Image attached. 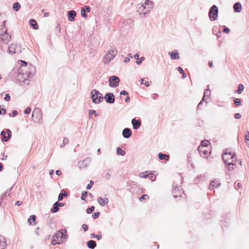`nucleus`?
Returning <instances> with one entry per match:
<instances>
[{
  "instance_id": "nucleus-15",
  "label": "nucleus",
  "mask_w": 249,
  "mask_h": 249,
  "mask_svg": "<svg viewBox=\"0 0 249 249\" xmlns=\"http://www.w3.org/2000/svg\"><path fill=\"white\" fill-rule=\"evenodd\" d=\"M131 123L132 124L133 128L135 130H137L139 128L142 124L141 121L140 120H136L135 118L132 119Z\"/></svg>"
},
{
  "instance_id": "nucleus-64",
  "label": "nucleus",
  "mask_w": 249,
  "mask_h": 249,
  "mask_svg": "<svg viewBox=\"0 0 249 249\" xmlns=\"http://www.w3.org/2000/svg\"><path fill=\"white\" fill-rule=\"evenodd\" d=\"M63 144H67L69 142V140L68 138H64L63 141Z\"/></svg>"
},
{
  "instance_id": "nucleus-23",
  "label": "nucleus",
  "mask_w": 249,
  "mask_h": 249,
  "mask_svg": "<svg viewBox=\"0 0 249 249\" xmlns=\"http://www.w3.org/2000/svg\"><path fill=\"white\" fill-rule=\"evenodd\" d=\"M87 247L90 249H94L96 248V242L93 240H90L87 243Z\"/></svg>"
},
{
  "instance_id": "nucleus-34",
  "label": "nucleus",
  "mask_w": 249,
  "mask_h": 249,
  "mask_svg": "<svg viewBox=\"0 0 249 249\" xmlns=\"http://www.w3.org/2000/svg\"><path fill=\"white\" fill-rule=\"evenodd\" d=\"M12 187H11L10 188L7 189V191H6L4 193H3L1 195V197L0 198V206L1 205V202H2V199H3L5 197H6V195L8 193V192H10L11 191V190H12Z\"/></svg>"
},
{
  "instance_id": "nucleus-47",
  "label": "nucleus",
  "mask_w": 249,
  "mask_h": 249,
  "mask_svg": "<svg viewBox=\"0 0 249 249\" xmlns=\"http://www.w3.org/2000/svg\"><path fill=\"white\" fill-rule=\"evenodd\" d=\"M18 112L17 110H13L11 113H9V116L10 117H14L17 115Z\"/></svg>"
},
{
  "instance_id": "nucleus-19",
  "label": "nucleus",
  "mask_w": 249,
  "mask_h": 249,
  "mask_svg": "<svg viewBox=\"0 0 249 249\" xmlns=\"http://www.w3.org/2000/svg\"><path fill=\"white\" fill-rule=\"evenodd\" d=\"M76 15V13L74 10H71L68 12V18L70 21H73L75 19V17Z\"/></svg>"
},
{
  "instance_id": "nucleus-58",
  "label": "nucleus",
  "mask_w": 249,
  "mask_h": 249,
  "mask_svg": "<svg viewBox=\"0 0 249 249\" xmlns=\"http://www.w3.org/2000/svg\"><path fill=\"white\" fill-rule=\"evenodd\" d=\"M82 227L83 229V230L85 231H86L88 230L89 229V227H88V226L86 224H83L82 225Z\"/></svg>"
},
{
  "instance_id": "nucleus-6",
  "label": "nucleus",
  "mask_w": 249,
  "mask_h": 249,
  "mask_svg": "<svg viewBox=\"0 0 249 249\" xmlns=\"http://www.w3.org/2000/svg\"><path fill=\"white\" fill-rule=\"evenodd\" d=\"M68 237V236L66 229H61L58 231L53 236V238H56L57 239H60V240H67Z\"/></svg>"
},
{
  "instance_id": "nucleus-30",
  "label": "nucleus",
  "mask_w": 249,
  "mask_h": 249,
  "mask_svg": "<svg viewBox=\"0 0 249 249\" xmlns=\"http://www.w3.org/2000/svg\"><path fill=\"white\" fill-rule=\"evenodd\" d=\"M12 8L15 11L18 12L21 8V5L18 2H16L13 4Z\"/></svg>"
},
{
  "instance_id": "nucleus-16",
  "label": "nucleus",
  "mask_w": 249,
  "mask_h": 249,
  "mask_svg": "<svg viewBox=\"0 0 249 249\" xmlns=\"http://www.w3.org/2000/svg\"><path fill=\"white\" fill-rule=\"evenodd\" d=\"M122 135L124 138L128 139L132 135V131L129 128H125L122 131Z\"/></svg>"
},
{
  "instance_id": "nucleus-12",
  "label": "nucleus",
  "mask_w": 249,
  "mask_h": 249,
  "mask_svg": "<svg viewBox=\"0 0 249 249\" xmlns=\"http://www.w3.org/2000/svg\"><path fill=\"white\" fill-rule=\"evenodd\" d=\"M8 52L9 53L11 54H14L16 53H20L21 51L18 50V47L15 44H11L8 48Z\"/></svg>"
},
{
  "instance_id": "nucleus-10",
  "label": "nucleus",
  "mask_w": 249,
  "mask_h": 249,
  "mask_svg": "<svg viewBox=\"0 0 249 249\" xmlns=\"http://www.w3.org/2000/svg\"><path fill=\"white\" fill-rule=\"evenodd\" d=\"M106 102L108 104H113L115 102V98L113 93L111 92L107 93L104 97Z\"/></svg>"
},
{
  "instance_id": "nucleus-59",
  "label": "nucleus",
  "mask_w": 249,
  "mask_h": 249,
  "mask_svg": "<svg viewBox=\"0 0 249 249\" xmlns=\"http://www.w3.org/2000/svg\"><path fill=\"white\" fill-rule=\"evenodd\" d=\"M53 239H52V245H56V244H59V241H60L59 240V239H57V241H56L55 240V238H53Z\"/></svg>"
},
{
  "instance_id": "nucleus-1",
  "label": "nucleus",
  "mask_w": 249,
  "mask_h": 249,
  "mask_svg": "<svg viewBox=\"0 0 249 249\" xmlns=\"http://www.w3.org/2000/svg\"><path fill=\"white\" fill-rule=\"evenodd\" d=\"M21 66L18 70V76L21 75L25 80L32 78L35 75L36 71V67L32 64L27 65V62L23 60H19Z\"/></svg>"
},
{
  "instance_id": "nucleus-55",
  "label": "nucleus",
  "mask_w": 249,
  "mask_h": 249,
  "mask_svg": "<svg viewBox=\"0 0 249 249\" xmlns=\"http://www.w3.org/2000/svg\"><path fill=\"white\" fill-rule=\"evenodd\" d=\"M10 99H11V97H10V96L9 94L6 93L5 95V97H4V99L6 101H9L10 100Z\"/></svg>"
},
{
  "instance_id": "nucleus-57",
  "label": "nucleus",
  "mask_w": 249,
  "mask_h": 249,
  "mask_svg": "<svg viewBox=\"0 0 249 249\" xmlns=\"http://www.w3.org/2000/svg\"><path fill=\"white\" fill-rule=\"evenodd\" d=\"M64 196L63 195V193L61 192L58 196V201H62L63 199Z\"/></svg>"
},
{
  "instance_id": "nucleus-38",
  "label": "nucleus",
  "mask_w": 249,
  "mask_h": 249,
  "mask_svg": "<svg viewBox=\"0 0 249 249\" xmlns=\"http://www.w3.org/2000/svg\"><path fill=\"white\" fill-rule=\"evenodd\" d=\"M234 104L236 106H240L241 105V100L239 98H234Z\"/></svg>"
},
{
  "instance_id": "nucleus-61",
  "label": "nucleus",
  "mask_w": 249,
  "mask_h": 249,
  "mask_svg": "<svg viewBox=\"0 0 249 249\" xmlns=\"http://www.w3.org/2000/svg\"><path fill=\"white\" fill-rule=\"evenodd\" d=\"M99 234H97L96 235V236H95V238L97 239V240H100L102 239V234H101V231H99Z\"/></svg>"
},
{
  "instance_id": "nucleus-29",
  "label": "nucleus",
  "mask_w": 249,
  "mask_h": 249,
  "mask_svg": "<svg viewBox=\"0 0 249 249\" xmlns=\"http://www.w3.org/2000/svg\"><path fill=\"white\" fill-rule=\"evenodd\" d=\"M6 243L5 238L4 236H0V249H4Z\"/></svg>"
},
{
  "instance_id": "nucleus-20",
  "label": "nucleus",
  "mask_w": 249,
  "mask_h": 249,
  "mask_svg": "<svg viewBox=\"0 0 249 249\" xmlns=\"http://www.w3.org/2000/svg\"><path fill=\"white\" fill-rule=\"evenodd\" d=\"M198 151L201 157L205 158L208 156V151L202 147H198Z\"/></svg>"
},
{
  "instance_id": "nucleus-25",
  "label": "nucleus",
  "mask_w": 249,
  "mask_h": 249,
  "mask_svg": "<svg viewBox=\"0 0 249 249\" xmlns=\"http://www.w3.org/2000/svg\"><path fill=\"white\" fill-rule=\"evenodd\" d=\"M59 202H55L51 209V212L52 213H56L59 210V206H58Z\"/></svg>"
},
{
  "instance_id": "nucleus-51",
  "label": "nucleus",
  "mask_w": 249,
  "mask_h": 249,
  "mask_svg": "<svg viewBox=\"0 0 249 249\" xmlns=\"http://www.w3.org/2000/svg\"><path fill=\"white\" fill-rule=\"evenodd\" d=\"M6 113V109L0 106V115H4Z\"/></svg>"
},
{
  "instance_id": "nucleus-18",
  "label": "nucleus",
  "mask_w": 249,
  "mask_h": 249,
  "mask_svg": "<svg viewBox=\"0 0 249 249\" xmlns=\"http://www.w3.org/2000/svg\"><path fill=\"white\" fill-rule=\"evenodd\" d=\"M168 54L170 55L171 58L172 60L179 59L180 58L179 54L177 50H174L172 52H169Z\"/></svg>"
},
{
  "instance_id": "nucleus-27",
  "label": "nucleus",
  "mask_w": 249,
  "mask_h": 249,
  "mask_svg": "<svg viewBox=\"0 0 249 249\" xmlns=\"http://www.w3.org/2000/svg\"><path fill=\"white\" fill-rule=\"evenodd\" d=\"M210 85L207 86V89L204 90V95L202 98V101H205V97L209 98L211 95V90L209 89Z\"/></svg>"
},
{
  "instance_id": "nucleus-33",
  "label": "nucleus",
  "mask_w": 249,
  "mask_h": 249,
  "mask_svg": "<svg viewBox=\"0 0 249 249\" xmlns=\"http://www.w3.org/2000/svg\"><path fill=\"white\" fill-rule=\"evenodd\" d=\"M244 86L242 84H239L238 86V89L236 90V92L238 94H241L244 90Z\"/></svg>"
},
{
  "instance_id": "nucleus-62",
  "label": "nucleus",
  "mask_w": 249,
  "mask_h": 249,
  "mask_svg": "<svg viewBox=\"0 0 249 249\" xmlns=\"http://www.w3.org/2000/svg\"><path fill=\"white\" fill-rule=\"evenodd\" d=\"M241 186V184L240 182H238L237 184L236 183V182L234 183V188L236 190H238L239 188H240Z\"/></svg>"
},
{
  "instance_id": "nucleus-40",
  "label": "nucleus",
  "mask_w": 249,
  "mask_h": 249,
  "mask_svg": "<svg viewBox=\"0 0 249 249\" xmlns=\"http://www.w3.org/2000/svg\"><path fill=\"white\" fill-rule=\"evenodd\" d=\"M209 142L208 141H202L201 142V144L199 147H202L205 148L208 145Z\"/></svg>"
},
{
  "instance_id": "nucleus-54",
  "label": "nucleus",
  "mask_w": 249,
  "mask_h": 249,
  "mask_svg": "<svg viewBox=\"0 0 249 249\" xmlns=\"http://www.w3.org/2000/svg\"><path fill=\"white\" fill-rule=\"evenodd\" d=\"M82 9H84L86 12L89 13L90 11V7L88 5H86L83 7Z\"/></svg>"
},
{
  "instance_id": "nucleus-56",
  "label": "nucleus",
  "mask_w": 249,
  "mask_h": 249,
  "mask_svg": "<svg viewBox=\"0 0 249 249\" xmlns=\"http://www.w3.org/2000/svg\"><path fill=\"white\" fill-rule=\"evenodd\" d=\"M31 108L30 107H27L24 111V113L25 114H28L30 113Z\"/></svg>"
},
{
  "instance_id": "nucleus-17",
  "label": "nucleus",
  "mask_w": 249,
  "mask_h": 249,
  "mask_svg": "<svg viewBox=\"0 0 249 249\" xmlns=\"http://www.w3.org/2000/svg\"><path fill=\"white\" fill-rule=\"evenodd\" d=\"M222 156H224V158L226 160L227 159V157H230V159L232 160L235 158L236 154L234 152H232L231 151L227 150L223 153Z\"/></svg>"
},
{
  "instance_id": "nucleus-48",
  "label": "nucleus",
  "mask_w": 249,
  "mask_h": 249,
  "mask_svg": "<svg viewBox=\"0 0 249 249\" xmlns=\"http://www.w3.org/2000/svg\"><path fill=\"white\" fill-rule=\"evenodd\" d=\"M222 27L223 28V33H226V34H229L230 32V29L226 27V26H222Z\"/></svg>"
},
{
  "instance_id": "nucleus-7",
  "label": "nucleus",
  "mask_w": 249,
  "mask_h": 249,
  "mask_svg": "<svg viewBox=\"0 0 249 249\" xmlns=\"http://www.w3.org/2000/svg\"><path fill=\"white\" fill-rule=\"evenodd\" d=\"M7 29L6 28L3 32H0V41L4 43H7L11 39V36L7 33Z\"/></svg>"
},
{
  "instance_id": "nucleus-44",
  "label": "nucleus",
  "mask_w": 249,
  "mask_h": 249,
  "mask_svg": "<svg viewBox=\"0 0 249 249\" xmlns=\"http://www.w3.org/2000/svg\"><path fill=\"white\" fill-rule=\"evenodd\" d=\"M245 141L246 144H249V131H247L245 134Z\"/></svg>"
},
{
  "instance_id": "nucleus-45",
  "label": "nucleus",
  "mask_w": 249,
  "mask_h": 249,
  "mask_svg": "<svg viewBox=\"0 0 249 249\" xmlns=\"http://www.w3.org/2000/svg\"><path fill=\"white\" fill-rule=\"evenodd\" d=\"M149 199V196L147 195L144 194L140 198L139 200L141 201H142L144 200H147Z\"/></svg>"
},
{
  "instance_id": "nucleus-35",
  "label": "nucleus",
  "mask_w": 249,
  "mask_h": 249,
  "mask_svg": "<svg viewBox=\"0 0 249 249\" xmlns=\"http://www.w3.org/2000/svg\"><path fill=\"white\" fill-rule=\"evenodd\" d=\"M92 114H94L95 117H97L98 114L97 113L96 111L95 110H89V119L92 118Z\"/></svg>"
},
{
  "instance_id": "nucleus-8",
  "label": "nucleus",
  "mask_w": 249,
  "mask_h": 249,
  "mask_svg": "<svg viewBox=\"0 0 249 249\" xmlns=\"http://www.w3.org/2000/svg\"><path fill=\"white\" fill-rule=\"evenodd\" d=\"M141 7H143V10H147L146 12H143L144 15H145L147 12H149L153 9L154 7V3L152 0H146L142 4Z\"/></svg>"
},
{
  "instance_id": "nucleus-13",
  "label": "nucleus",
  "mask_w": 249,
  "mask_h": 249,
  "mask_svg": "<svg viewBox=\"0 0 249 249\" xmlns=\"http://www.w3.org/2000/svg\"><path fill=\"white\" fill-rule=\"evenodd\" d=\"M221 186L220 182L214 179L213 180L211 181V182L210 183L209 189L210 190H213L214 188H217Z\"/></svg>"
},
{
  "instance_id": "nucleus-53",
  "label": "nucleus",
  "mask_w": 249,
  "mask_h": 249,
  "mask_svg": "<svg viewBox=\"0 0 249 249\" xmlns=\"http://www.w3.org/2000/svg\"><path fill=\"white\" fill-rule=\"evenodd\" d=\"M100 215V213L99 212L93 213L92 214V217L93 219H97Z\"/></svg>"
},
{
  "instance_id": "nucleus-46",
  "label": "nucleus",
  "mask_w": 249,
  "mask_h": 249,
  "mask_svg": "<svg viewBox=\"0 0 249 249\" xmlns=\"http://www.w3.org/2000/svg\"><path fill=\"white\" fill-rule=\"evenodd\" d=\"M6 131L7 133V136L6 137V139H7L8 141L9 139L11 138L12 137V132L9 129H6Z\"/></svg>"
},
{
  "instance_id": "nucleus-28",
  "label": "nucleus",
  "mask_w": 249,
  "mask_h": 249,
  "mask_svg": "<svg viewBox=\"0 0 249 249\" xmlns=\"http://www.w3.org/2000/svg\"><path fill=\"white\" fill-rule=\"evenodd\" d=\"M29 24L34 29L36 30L38 29L37 23L34 19H30L29 20Z\"/></svg>"
},
{
  "instance_id": "nucleus-5",
  "label": "nucleus",
  "mask_w": 249,
  "mask_h": 249,
  "mask_svg": "<svg viewBox=\"0 0 249 249\" xmlns=\"http://www.w3.org/2000/svg\"><path fill=\"white\" fill-rule=\"evenodd\" d=\"M32 119L35 123H40L42 119V112L39 108H36L32 113Z\"/></svg>"
},
{
  "instance_id": "nucleus-50",
  "label": "nucleus",
  "mask_w": 249,
  "mask_h": 249,
  "mask_svg": "<svg viewBox=\"0 0 249 249\" xmlns=\"http://www.w3.org/2000/svg\"><path fill=\"white\" fill-rule=\"evenodd\" d=\"M86 13V12L85 11V10L81 8V16L82 17L85 18H87L88 16Z\"/></svg>"
},
{
  "instance_id": "nucleus-63",
  "label": "nucleus",
  "mask_w": 249,
  "mask_h": 249,
  "mask_svg": "<svg viewBox=\"0 0 249 249\" xmlns=\"http://www.w3.org/2000/svg\"><path fill=\"white\" fill-rule=\"evenodd\" d=\"M128 94V92L125 90H123L120 92L121 95H127Z\"/></svg>"
},
{
  "instance_id": "nucleus-31",
  "label": "nucleus",
  "mask_w": 249,
  "mask_h": 249,
  "mask_svg": "<svg viewBox=\"0 0 249 249\" xmlns=\"http://www.w3.org/2000/svg\"><path fill=\"white\" fill-rule=\"evenodd\" d=\"M116 154L118 155H121L122 156H124L125 154V152L124 150H123L120 147H118L116 148Z\"/></svg>"
},
{
  "instance_id": "nucleus-41",
  "label": "nucleus",
  "mask_w": 249,
  "mask_h": 249,
  "mask_svg": "<svg viewBox=\"0 0 249 249\" xmlns=\"http://www.w3.org/2000/svg\"><path fill=\"white\" fill-rule=\"evenodd\" d=\"M97 202L101 206H104L105 205L103 198L102 197H99L98 198Z\"/></svg>"
},
{
  "instance_id": "nucleus-2",
  "label": "nucleus",
  "mask_w": 249,
  "mask_h": 249,
  "mask_svg": "<svg viewBox=\"0 0 249 249\" xmlns=\"http://www.w3.org/2000/svg\"><path fill=\"white\" fill-rule=\"evenodd\" d=\"M90 96L93 103L96 104L101 103L104 99L103 94L96 89H94L91 90Z\"/></svg>"
},
{
  "instance_id": "nucleus-24",
  "label": "nucleus",
  "mask_w": 249,
  "mask_h": 249,
  "mask_svg": "<svg viewBox=\"0 0 249 249\" xmlns=\"http://www.w3.org/2000/svg\"><path fill=\"white\" fill-rule=\"evenodd\" d=\"M158 158L160 160H164L166 161H168L169 160L170 156L169 155L160 152L158 154Z\"/></svg>"
},
{
  "instance_id": "nucleus-32",
  "label": "nucleus",
  "mask_w": 249,
  "mask_h": 249,
  "mask_svg": "<svg viewBox=\"0 0 249 249\" xmlns=\"http://www.w3.org/2000/svg\"><path fill=\"white\" fill-rule=\"evenodd\" d=\"M6 131L5 132L4 130H2L0 132V136L1 137V140L3 142H7V139H6Z\"/></svg>"
},
{
  "instance_id": "nucleus-4",
  "label": "nucleus",
  "mask_w": 249,
  "mask_h": 249,
  "mask_svg": "<svg viewBox=\"0 0 249 249\" xmlns=\"http://www.w3.org/2000/svg\"><path fill=\"white\" fill-rule=\"evenodd\" d=\"M208 15L211 21H214L216 20L218 15V7L215 5H212L209 9Z\"/></svg>"
},
{
  "instance_id": "nucleus-3",
  "label": "nucleus",
  "mask_w": 249,
  "mask_h": 249,
  "mask_svg": "<svg viewBox=\"0 0 249 249\" xmlns=\"http://www.w3.org/2000/svg\"><path fill=\"white\" fill-rule=\"evenodd\" d=\"M117 53L118 52L116 48H111L103 58L104 63H109L110 61L117 55Z\"/></svg>"
},
{
  "instance_id": "nucleus-43",
  "label": "nucleus",
  "mask_w": 249,
  "mask_h": 249,
  "mask_svg": "<svg viewBox=\"0 0 249 249\" xmlns=\"http://www.w3.org/2000/svg\"><path fill=\"white\" fill-rule=\"evenodd\" d=\"M88 194V192L87 191H83L82 193V195L81 196V198L82 200H85L86 198V197Z\"/></svg>"
},
{
  "instance_id": "nucleus-9",
  "label": "nucleus",
  "mask_w": 249,
  "mask_h": 249,
  "mask_svg": "<svg viewBox=\"0 0 249 249\" xmlns=\"http://www.w3.org/2000/svg\"><path fill=\"white\" fill-rule=\"evenodd\" d=\"M120 81V80L118 77L115 75L111 76L108 80L109 85L111 88H115L119 85Z\"/></svg>"
},
{
  "instance_id": "nucleus-52",
  "label": "nucleus",
  "mask_w": 249,
  "mask_h": 249,
  "mask_svg": "<svg viewBox=\"0 0 249 249\" xmlns=\"http://www.w3.org/2000/svg\"><path fill=\"white\" fill-rule=\"evenodd\" d=\"M148 178L152 181H155L156 180V176L153 174L149 173Z\"/></svg>"
},
{
  "instance_id": "nucleus-60",
  "label": "nucleus",
  "mask_w": 249,
  "mask_h": 249,
  "mask_svg": "<svg viewBox=\"0 0 249 249\" xmlns=\"http://www.w3.org/2000/svg\"><path fill=\"white\" fill-rule=\"evenodd\" d=\"M234 117L236 119H239L241 117V115L239 113H236L234 115Z\"/></svg>"
},
{
  "instance_id": "nucleus-26",
  "label": "nucleus",
  "mask_w": 249,
  "mask_h": 249,
  "mask_svg": "<svg viewBox=\"0 0 249 249\" xmlns=\"http://www.w3.org/2000/svg\"><path fill=\"white\" fill-rule=\"evenodd\" d=\"M36 216L35 215H31L28 219V222L30 225H34L36 224Z\"/></svg>"
},
{
  "instance_id": "nucleus-11",
  "label": "nucleus",
  "mask_w": 249,
  "mask_h": 249,
  "mask_svg": "<svg viewBox=\"0 0 249 249\" xmlns=\"http://www.w3.org/2000/svg\"><path fill=\"white\" fill-rule=\"evenodd\" d=\"M183 193L184 192L182 191V189H180L179 187H176L172 191V194L174 198L181 197Z\"/></svg>"
},
{
  "instance_id": "nucleus-36",
  "label": "nucleus",
  "mask_w": 249,
  "mask_h": 249,
  "mask_svg": "<svg viewBox=\"0 0 249 249\" xmlns=\"http://www.w3.org/2000/svg\"><path fill=\"white\" fill-rule=\"evenodd\" d=\"M149 173L148 171H146L139 174V177L141 178H147L149 177Z\"/></svg>"
},
{
  "instance_id": "nucleus-37",
  "label": "nucleus",
  "mask_w": 249,
  "mask_h": 249,
  "mask_svg": "<svg viewBox=\"0 0 249 249\" xmlns=\"http://www.w3.org/2000/svg\"><path fill=\"white\" fill-rule=\"evenodd\" d=\"M145 80L144 78H141L140 79V82L141 85H144L146 87H148L150 86V84L151 83V82H144Z\"/></svg>"
},
{
  "instance_id": "nucleus-21",
  "label": "nucleus",
  "mask_w": 249,
  "mask_h": 249,
  "mask_svg": "<svg viewBox=\"0 0 249 249\" xmlns=\"http://www.w3.org/2000/svg\"><path fill=\"white\" fill-rule=\"evenodd\" d=\"M2 16V14H0V32H3V30L6 28L5 24L6 20L1 18Z\"/></svg>"
},
{
  "instance_id": "nucleus-22",
  "label": "nucleus",
  "mask_w": 249,
  "mask_h": 249,
  "mask_svg": "<svg viewBox=\"0 0 249 249\" xmlns=\"http://www.w3.org/2000/svg\"><path fill=\"white\" fill-rule=\"evenodd\" d=\"M233 8L235 12L239 13L242 10V5L239 2H235L233 4Z\"/></svg>"
},
{
  "instance_id": "nucleus-14",
  "label": "nucleus",
  "mask_w": 249,
  "mask_h": 249,
  "mask_svg": "<svg viewBox=\"0 0 249 249\" xmlns=\"http://www.w3.org/2000/svg\"><path fill=\"white\" fill-rule=\"evenodd\" d=\"M227 159H225L224 158V156H222V160L224 161V163L225 164L226 166H235L236 163L234 161V159L232 160L230 159V157H227Z\"/></svg>"
},
{
  "instance_id": "nucleus-42",
  "label": "nucleus",
  "mask_w": 249,
  "mask_h": 249,
  "mask_svg": "<svg viewBox=\"0 0 249 249\" xmlns=\"http://www.w3.org/2000/svg\"><path fill=\"white\" fill-rule=\"evenodd\" d=\"M95 209V207L93 206H91L86 209V212L87 213L89 214L92 213Z\"/></svg>"
},
{
  "instance_id": "nucleus-39",
  "label": "nucleus",
  "mask_w": 249,
  "mask_h": 249,
  "mask_svg": "<svg viewBox=\"0 0 249 249\" xmlns=\"http://www.w3.org/2000/svg\"><path fill=\"white\" fill-rule=\"evenodd\" d=\"M136 185V182L133 181H128L127 183V186L130 187L131 188H133L135 187Z\"/></svg>"
},
{
  "instance_id": "nucleus-49",
  "label": "nucleus",
  "mask_w": 249,
  "mask_h": 249,
  "mask_svg": "<svg viewBox=\"0 0 249 249\" xmlns=\"http://www.w3.org/2000/svg\"><path fill=\"white\" fill-rule=\"evenodd\" d=\"M144 57L143 56L139 58L136 61V64L137 65H140L141 64H142V62L144 60Z\"/></svg>"
}]
</instances>
